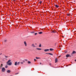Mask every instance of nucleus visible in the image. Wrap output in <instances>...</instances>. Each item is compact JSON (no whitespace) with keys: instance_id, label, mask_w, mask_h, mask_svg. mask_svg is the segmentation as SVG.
I'll list each match as a JSON object with an SVG mask.
<instances>
[{"instance_id":"nucleus-1","label":"nucleus","mask_w":76,"mask_h":76,"mask_svg":"<svg viewBox=\"0 0 76 76\" xmlns=\"http://www.w3.org/2000/svg\"><path fill=\"white\" fill-rule=\"evenodd\" d=\"M11 61V60L10 59L7 62V64L8 65H9V66H11L12 64V62H10Z\"/></svg>"},{"instance_id":"nucleus-2","label":"nucleus","mask_w":76,"mask_h":76,"mask_svg":"<svg viewBox=\"0 0 76 76\" xmlns=\"http://www.w3.org/2000/svg\"><path fill=\"white\" fill-rule=\"evenodd\" d=\"M6 71V69L4 68H3L2 69V72H4V71Z\"/></svg>"},{"instance_id":"nucleus-3","label":"nucleus","mask_w":76,"mask_h":76,"mask_svg":"<svg viewBox=\"0 0 76 76\" xmlns=\"http://www.w3.org/2000/svg\"><path fill=\"white\" fill-rule=\"evenodd\" d=\"M24 44L25 47H26L27 46V43H26V41H24Z\"/></svg>"},{"instance_id":"nucleus-4","label":"nucleus","mask_w":76,"mask_h":76,"mask_svg":"<svg viewBox=\"0 0 76 76\" xmlns=\"http://www.w3.org/2000/svg\"><path fill=\"white\" fill-rule=\"evenodd\" d=\"M31 47H36V46L35 45V44H31Z\"/></svg>"},{"instance_id":"nucleus-5","label":"nucleus","mask_w":76,"mask_h":76,"mask_svg":"<svg viewBox=\"0 0 76 76\" xmlns=\"http://www.w3.org/2000/svg\"><path fill=\"white\" fill-rule=\"evenodd\" d=\"M57 61H58V59L57 58H56L55 59V62L56 63L57 62Z\"/></svg>"},{"instance_id":"nucleus-6","label":"nucleus","mask_w":76,"mask_h":76,"mask_svg":"<svg viewBox=\"0 0 76 76\" xmlns=\"http://www.w3.org/2000/svg\"><path fill=\"white\" fill-rule=\"evenodd\" d=\"M66 57H71V56H70L69 54H68L66 55Z\"/></svg>"},{"instance_id":"nucleus-7","label":"nucleus","mask_w":76,"mask_h":76,"mask_svg":"<svg viewBox=\"0 0 76 76\" xmlns=\"http://www.w3.org/2000/svg\"><path fill=\"white\" fill-rule=\"evenodd\" d=\"M44 51H45V52H47V51H49V49H45L44 50Z\"/></svg>"},{"instance_id":"nucleus-8","label":"nucleus","mask_w":76,"mask_h":76,"mask_svg":"<svg viewBox=\"0 0 76 76\" xmlns=\"http://www.w3.org/2000/svg\"><path fill=\"white\" fill-rule=\"evenodd\" d=\"M46 54H50V55H51V56L53 55V54L51 53H46Z\"/></svg>"},{"instance_id":"nucleus-9","label":"nucleus","mask_w":76,"mask_h":76,"mask_svg":"<svg viewBox=\"0 0 76 76\" xmlns=\"http://www.w3.org/2000/svg\"><path fill=\"white\" fill-rule=\"evenodd\" d=\"M36 50H41L42 49L41 48H36Z\"/></svg>"},{"instance_id":"nucleus-10","label":"nucleus","mask_w":76,"mask_h":76,"mask_svg":"<svg viewBox=\"0 0 76 76\" xmlns=\"http://www.w3.org/2000/svg\"><path fill=\"white\" fill-rule=\"evenodd\" d=\"M15 66H17V65H18V63L17 62H16L15 64H14Z\"/></svg>"},{"instance_id":"nucleus-11","label":"nucleus","mask_w":76,"mask_h":76,"mask_svg":"<svg viewBox=\"0 0 76 76\" xmlns=\"http://www.w3.org/2000/svg\"><path fill=\"white\" fill-rule=\"evenodd\" d=\"M76 53V51H73L72 53V54H75Z\"/></svg>"},{"instance_id":"nucleus-12","label":"nucleus","mask_w":76,"mask_h":76,"mask_svg":"<svg viewBox=\"0 0 76 76\" xmlns=\"http://www.w3.org/2000/svg\"><path fill=\"white\" fill-rule=\"evenodd\" d=\"M10 70H8V71H7V73H10Z\"/></svg>"},{"instance_id":"nucleus-13","label":"nucleus","mask_w":76,"mask_h":76,"mask_svg":"<svg viewBox=\"0 0 76 76\" xmlns=\"http://www.w3.org/2000/svg\"><path fill=\"white\" fill-rule=\"evenodd\" d=\"M36 59H41V58L36 57Z\"/></svg>"},{"instance_id":"nucleus-14","label":"nucleus","mask_w":76,"mask_h":76,"mask_svg":"<svg viewBox=\"0 0 76 76\" xmlns=\"http://www.w3.org/2000/svg\"><path fill=\"white\" fill-rule=\"evenodd\" d=\"M39 34H42V32H39Z\"/></svg>"},{"instance_id":"nucleus-15","label":"nucleus","mask_w":76,"mask_h":76,"mask_svg":"<svg viewBox=\"0 0 76 76\" xmlns=\"http://www.w3.org/2000/svg\"><path fill=\"white\" fill-rule=\"evenodd\" d=\"M55 6L57 8H58V5H55Z\"/></svg>"},{"instance_id":"nucleus-16","label":"nucleus","mask_w":76,"mask_h":76,"mask_svg":"<svg viewBox=\"0 0 76 76\" xmlns=\"http://www.w3.org/2000/svg\"><path fill=\"white\" fill-rule=\"evenodd\" d=\"M50 51H53V49L52 48H50Z\"/></svg>"},{"instance_id":"nucleus-17","label":"nucleus","mask_w":76,"mask_h":76,"mask_svg":"<svg viewBox=\"0 0 76 76\" xmlns=\"http://www.w3.org/2000/svg\"><path fill=\"white\" fill-rule=\"evenodd\" d=\"M39 47H41V44H39Z\"/></svg>"},{"instance_id":"nucleus-18","label":"nucleus","mask_w":76,"mask_h":76,"mask_svg":"<svg viewBox=\"0 0 76 76\" xmlns=\"http://www.w3.org/2000/svg\"><path fill=\"white\" fill-rule=\"evenodd\" d=\"M51 32H53V33H55L56 32V31H52Z\"/></svg>"},{"instance_id":"nucleus-19","label":"nucleus","mask_w":76,"mask_h":76,"mask_svg":"<svg viewBox=\"0 0 76 76\" xmlns=\"http://www.w3.org/2000/svg\"><path fill=\"white\" fill-rule=\"evenodd\" d=\"M28 64H30V63H31V62L30 61H28Z\"/></svg>"},{"instance_id":"nucleus-20","label":"nucleus","mask_w":76,"mask_h":76,"mask_svg":"<svg viewBox=\"0 0 76 76\" xmlns=\"http://www.w3.org/2000/svg\"><path fill=\"white\" fill-rule=\"evenodd\" d=\"M19 64H20V62H18V63H17V65H19Z\"/></svg>"},{"instance_id":"nucleus-21","label":"nucleus","mask_w":76,"mask_h":76,"mask_svg":"<svg viewBox=\"0 0 76 76\" xmlns=\"http://www.w3.org/2000/svg\"><path fill=\"white\" fill-rule=\"evenodd\" d=\"M8 67V66L6 65V66H5V68H7Z\"/></svg>"},{"instance_id":"nucleus-22","label":"nucleus","mask_w":76,"mask_h":76,"mask_svg":"<svg viewBox=\"0 0 76 76\" xmlns=\"http://www.w3.org/2000/svg\"><path fill=\"white\" fill-rule=\"evenodd\" d=\"M7 42V40H5L4 41V42Z\"/></svg>"},{"instance_id":"nucleus-23","label":"nucleus","mask_w":76,"mask_h":76,"mask_svg":"<svg viewBox=\"0 0 76 76\" xmlns=\"http://www.w3.org/2000/svg\"><path fill=\"white\" fill-rule=\"evenodd\" d=\"M37 33H35L34 35H37Z\"/></svg>"},{"instance_id":"nucleus-24","label":"nucleus","mask_w":76,"mask_h":76,"mask_svg":"<svg viewBox=\"0 0 76 76\" xmlns=\"http://www.w3.org/2000/svg\"><path fill=\"white\" fill-rule=\"evenodd\" d=\"M5 57H6V58H7V57H8L7 56H5Z\"/></svg>"},{"instance_id":"nucleus-25","label":"nucleus","mask_w":76,"mask_h":76,"mask_svg":"<svg viewBox=\"0 0 76 76\" xmlns=\"http://www.w3.org/2000/svg\"><path fill=\"white\" fill-rule=\"evenodd\" d=\"M21 64H23V62H21Z\"/></svg>"},{"instance_id":"nucleus-26","label":"nucleus","mask_w":76,"mask_h":76,"mask_svg":"<svg viewBox=\"0 0 76 76\" xmlns=\"http://www.w3.org/2000/svg\"><path fill=\"white\" fill-rule=\"evenodd\" d=\"M18 74H19V72L15 73V75H18Z\"/></svg>"},{"instance_id":"nucleus-27","label":"nucleus","mask_w":76,"mask_h":76,"mask_svg":"<svg viewBox=\"0 0 76 76\" xmlns=\"http://www.w3.org/2000/svg\"><path fill=\"white\" fill-rule=\"evenodd\" d=\"M3 66V64H1V65L0 66V67H2Z\"/></svg>"},{"instance_id":"nucleus-28","label":"nucleus","mask_w":76,"mask_h":76,"mask_svg":"<svg viewBox=\"0 0 76 76\" xmlns=\"http://www.w3.org/2000/svg\"><path fill=\"white\" fill-rule=\"evenodd\" d=\"M41 3H42V1H40L39 2V3L40 4H41Z\"/></svg>"},{"instance_id":"nucleus-29","label":"nucleus","mask_w":76,"mask_h":76,"mask_svg":"<svg viewBox=\"0 0 76 76\" xmlns=\"http://www.w3.org/2000/svg\"><path fill=\"white\" fill-rule=\"evenodd\" d=\"M67 16H70V14H67Z\"/></svg>"},{"instance_id":"nucleus-30","label":"nucleus","mask_w":76,"mask_h":76,"mask_svg":"<svg viewBox=\"0 0 76 76\" xmlns=\"http://www.w3.org/2000/svg\"><path fill=\"white\" fill-rule=\"evenodd\" d=\"M34 60L35 61H36V59H34Z\"/></svg>"},{"instance_id":"nucleus-31","label":"nucleus","mask_w":76,"mask_h":76,"mask_svg":"<svg viewBox=\"0 0 76 76\" xmlns=\"http://www.w3.org/2000/svg\"><path fill=\"white\" fill-rule=\"evenodd\" d=\"M34 31H33V32H31V33H34Z\"/></svg>"},{"instance_id":"nucleus-32","label":"nucleus","mask_w":76,"mask_h":76,"mask_svg":"<svg viewBox=\"0 0 76 76\" xmlns=\"http://www.w3.org/2000/svg\"><path fill=\"white\" fill-rule=\"evenodd\" d=\"M35 45H37V43H35Z\"/></svg>"},{"instance_id":"nucleus-33","label":"nucleus","mask_w":76,"mask_h":76,"mask_svg":"<svg viewBox=\"0 0 76 76\" xmlns=\"http://www.w3.org/2000/svg\"><path fill=\"white\" fill-rule=\"evenodd\" d=\"M42 64V63H40V64Z\"/></svg>"},{"instance_id":"nucleus-34","label":"nucleus","mask_w":76,"mask_h":76,"mask_svg":"<svg viewBox=\"0 0 76 76\" xmlns=\"http://www.w3.org/2000/svg\"><path fill=\"white\" fill-rule=\"evenodd\" d=\"M75 61H76V59L75 60Z\"/></svg>"},{"instance_id":"nucleus-35","label":"nucleus","mask_w":76,"mask_h":76,"mask_svg":"<svg viewBox=\"0 0 76 76\" xmlns=\"http://www.w3.org/2000/svg\"><path fill=\"white\" fill-rule=\"evenodd\" d=\"M14 0L15 1L16 0Z\"/></svg>"},{"instance_id":"nucleus-36","label":"nucleus","mask_w":76,"mask_h":76,"mask_svg":"<svg viewBox=\"0 0 76 76\" xmlns=\"http://www.w3.org/2000/svg\"><path fill=\"white\" fill-rule=\"evenodd\" d=\"M10 76H12V75H10Z\"/></svg>"},{"instance_id":"nucleus-37","label":"nucleus","mask_w":76,"mask_h":76,"mask_svg":"<svg viewBox=\"0 0 76 76\" xmlns=\"http://www.w3.org/2000/svg\"><path fill=\"white\" fill-rule=\"evenodd\" d=\"M63 37H64V36H63Z\"/></svg>"},{"instance_id":"nucleus-38","label":"nucleus","mask_w":76,"mask_h":76,"mask_svg":"<svg viewBox=\"0 0 76 76\" xmlns=\"http://www.w3.org/2000/svg\"><path fill=\"white\" fill-rule=\"evenodd\" d=\"M61 56H60L59 57H60Z\"/></svg>"}]
</instances>
